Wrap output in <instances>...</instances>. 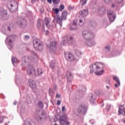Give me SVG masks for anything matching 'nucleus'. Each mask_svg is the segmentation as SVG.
<instances>
[{
  "label": "nucleus",
  "instance_id": "6e6552de",
  "mask_svg": "<svg viewBox=\"0 0 125 125\" xmlns=\"http://www.w3.org/2000/svg\"><path fill=\"white\" fill-rule=\"evenodd\" d=\"M107 17H108L109 22L113 23L116 20V16L114 13V12L111 10H107Z\"/></svg>",
  "mask_w": 125,
  "mask_h": 125
},
{
  "label": "nucleus",
  "instance_id": "cd10ccee",
  "mask_svg": "<svg viewBox=\"0 0 125 125\" xmlns=\"http://www.w3.org/2000/svg\"><path fill=\"white\" fill-rule=\"evenodd\" d=\"M90 25L93 28H96V27H97L96 22L93 21H90Z\"/></svg>",
  "mask_w": 125,
  "mask_h": 125
},
{
  "label": "nucleus",
  "instance_id": "37998d69",
  "mask_svg": "<svg viewBox=\"0 0 125 125\" xmlns=\"http://www.w3.org/2000/svg\"><path fill=\"white\" fill-rule=\"evenodd\" d=\"M31 54L32 55H33V56H35V57H36V58H38L39 57V56H38V54H37L36 53H35V52L32 51L31 52Z\"/></svg>",
  "mask_w": 125,
  "mask_h": 125
},
{
  "label": "nucleus",
  "instance_id": "864d4df0",
  "mask_svg": "<svg viewBox=\"0 0 125 125\" xmlns=\"http://www.w3.org/2000/svg\"><path fill=\"white\" fill-rule=\"evenodd\" d=\"M123 0H116V1L118 3H122Z\"/></svg>",
  "mask_w": 125,
  "mask_h": 125
},
{
  "label": "nucleus",
  "instance_id": "58836bf2",
  "mask_svg": "<svg viewBox=\"0 0 125 125\" xmlns=\"http://www.w3.org/2000/svg\"><path fill=\"white\" fill-rule=\"evenodd\" d=\"M55 92L53 91V90H52L51 89H49V94L50 96H52V94L54 93Z\"/></svg>",
  "mask_w": 125,
  "mask_h": 125
},
{
  "label": "nucleus",
  "instance_id": "20e7f679",
  "mask_svg": "<svg viewBox=\"0 0 125 125\" xmlns=\"http://www.w3.org/2000/svg\"><path fill=\"white\" fill-rule=\"evenodd\" d=\"M9 18V15L7 11L4 10L3 8H0V19L2 21H6Z\"/></svg>",
  "mask_w": 125,
  "mask_h": 125
},
{
  "label": "nucleus",
  "instance_id": "f03ea898",
  "mask_svg": "<svg viewBox=\"0 0 125 125\" xmlns=\"http://www.w3.org/2000/svg\"><path fill=\"white\" fill-rule=\"evenodd\" d=\"M17 36L16 35H9V36L6 37V39L5 40V43L6 44H8L9 46L10 47V48L9 49L11 50L12 48H13V42L15 41L17 38Z\"/></svg>",
  "mask_w": 125,
  "mask_h": 125
},
{
  "label": "nucleus",
  "instance_id": "f257e3e1",
  "mask_svg": "<svg viewBox=\"0 0 125 125\" xmlns=\"http://www.w3.org/2000/svg\"><path fill=\"white\" fill-rule=\"evenodd\" d=\"M94 66L96 67V72H95L96 76H101L103 74H104L105 70L104 69V63L100 62H96L94 63Z\"/></svg>",
  "mask_w": 125,
  "mask_h": 125
},
{
  "label": "nucleus",
  "instance_id": "393cba45",
  "mask_svg": "<svg viewBox=\"0 0 125 125\" xmlns=\"http://www.w3.org/2000/svg\"><path fill=\"white\" fill-rule=\"evenodd\" d=\"M11 60H12V63L13 66H14L15 67V66H16V64H17V62L18 61L17 58H16L14 56H12Z\"/></svg>",
  "mask_w": 125,
  "mask_h": 125
},
{
  "label": "nucleus",
  "instance_id": "0e129e2a",
  "mask_svg": "<svg viewBox=\"0 0 125 125\" xmlns=\"http://www.w3.org/2000/svg\"><path fill=\"white\" fill-rule=\"evenodd\" d=\"M8 30L10 32L11 31V27L10 26H8Z\"/></svg>",
  "mask_w": 125,
  "mask_h": 125
},
{
  "label": "nucleus",
  "instance_id": "72a5a7b5",
  "mask_svg": "<svg viewBox=\"0 0 125 125\" xmlns=\"http://www.w3.org/2000/svg\"><path fill=\"white\" fill-rule=\"evenodd\" d=\"M104 49H105L106 51H108V52H110L111 50V47L109 45L105 46L104 47Z\"/></svg>",
  "mask_w": 125,
  "mask_h": 125
},
{
  "label": "nucleus",
  "instance_id": "39448f33",
  "mask_svg": "<svg viewBox=\"0 0 125 125\" xmlns=\"http://www.w3.org/2000/svg\"><path fill=\"white\" fill-rule=\"evenodd\" d=\"M83 37L84 40H93L94 38V34L89 30H84L83 32Z\"/></svg>",
  "mask_w": 125,
  "mask_h": 125
},
{
  "label": "nucleus",
  "instance_id": "4d7b16f0",
  "mask_svg": "<svg viewBox=\"0 0 125 125\" xmlns=\"http://www.w3.org/2000/svg\"><path fill=\"white\" fill-rule=\"evenodd\" d=\"M70 30H71V31H74V30H76V28H73V26H70Z\"/></svg>",
  "mask_w": 125,
  "mask_h": 125
},
{
  "label": "nucleus",
  "instance_id": "6e6d98bb",
  "mask_svg": "<svg viewBox=\"0 0 125 125\" xmlns=\"http://www.w3.org/2000/svg\"><path fill=\"white\" fill-rule=\"evenodd\" d=\"M61 104V101H60V100H58L57 101V105H58L59 106Z\"/></svg>",
  "mask_w": 125,
  "mask_h": 125
},
{
  "label": "nucleus",
  "instance_id": "bf43d9fd",
  "mask_svg": "<svg viewBox=\"0 0 125 125\" xmlns=\"http://www.w3.org/2000/svg\"><path fill=\"white\" fill-rule=\"evenodd\" d=\"M65 106H62V112H64L65 111Z\"/></svg>",
  "mask_w": 125,
  "mask_h": 125
},
{
  "label": "nucleus",
  "instance_id": "5701e85b",
  "mask_svg": "<svg viewBox=\"0 0 125 125\" xmlns=\"http://www.w3.org/2000/svg\"><path fill=\"white\" fill-rule=\"evenodd\" d=\"M110 54L113 57L118 56L121 54V52L118 50H114L111 51Z\"/></svg>",
  "mask_w": 125,
  "mask_h": 125
},
{
  "label": "nucleus",
  "instance_id": "9d476101",
  "mask_svg": "<svg viewBox=\"0 0 125 125\" xmlns=\"http://www.w3.org/2000/svg\"><path fill=\"white\" fill-rule=\"evenodd\" d=\"M18 24L21 28L24 29L27 27L28 25V22H27V20L25 18L21 19L19 21H18Z\"/></svg>",
  "mask_w": 125,
  "mask_h": 125
},
{
  "label": "nucleus",
  "instance_id": "603ef678",
  "mask_svg": "<svg viewBox=\"0 0 125 125\" xmlns=\"http://www.w3.org/2000/svg\"><path fill=\"white\" fill-rule=\"evenodd\" d=\"M106 83H107V84H110V83H111L110 82V80L108 78L106 80Z\"/></svg>",
  "mask_w": 125,
  "mask_h": 125
},
{
  "label": "nucleus",
  "instance_id": "2f4dec72",
  "mask_svg": "<svg viewBox=\"0 0 125 125\" xmlns=\"http://www.w3.org/2000/svg\"><path fill=\"white\" fill-rule=\"evenodd\" d=\"M38 105H39V107L42 108H43L44 105L43 104V103L42 101H40L38 103Z\"/></svg>",
  "mask_w": 125,
  "mask_h": 125
},
{
  "label": "nucleus",
  "instance_id": "c85d7f7f",
  "mask_svg": "<svg viewBox=\"0 0 125 125\" xmlns=\"http://www.w3.org/2000/svg\"><path fill=\"white\" fill-rule=\"evenodd\" d=\"M25 125H33V122L30 121V119H26L24 121Z\"/></svg>",
  "mask_w": 125,
  "mask_h": 125
},
{
  "label": "nucleus",
  "instance_id": "49530a36",
  "mask_svg": "<svg viewBox=\"0 0 125 125\" xmlns=\"http://www.w3.org/2000/svg\"><path fill=\"white\" fill-rule=\"evenodd\" d=\"M34 42H35V44H34L35 43L34 42H33V46H34V48H37V47H36L35 45L37 46L39 42H38L37 41H35Z\"/></svg>",
  "mask_w": 125,
  "mask_h": 125
},
{
  "label": "nucleus",
  "instance_id": "69168bd1",
  "mask_svg": "<svg viewBox=\"0 0 125 125\" xmlns=\"http://www.w3.org/2000/svg\"><path fill=\"white\" fill-rule=\"evenodd\" d=\"M77 22H76L75 21H74V22H73V26H74V25H75V26H77Z\"/></svg>",
  "mask_w": 125,
  "mask_h": 125
},
{
  "label": "nucleus",
  "instance_id": "ddd939ff",
  "mask_svg": "<svg viewBox=\"0 0 125 125\" xmlns=\"http://www.w3.org/2000/svg\"><path fill=\"white\" fill-rule=\"evenodd\" d=\"M87 99L90 100L91 104H95L96 102V97L93 94L90 93L87 97Z\"/></svg>",
  "mask_w": 125,
  "mask_h": 125
},
{
  "label": "nucleus",
  "instance_id": "473e14b6",
  "mask_svg": "<svg viewBox=\"0 0 125 125\" xmlns=\"http://www.w3.org/2000/svg\"><path fill=\"white\" fill-rule=\"evenodd\" d=\"M44 21L46 24V27L48 26V24H49V20L48 19V18L46 17L44 18Z\"/></svg>",
  "mask_w": 125,
  "mask_h": 125
},
{
  "label": "nucleus",
  "instance_id": "7ed1b4c3",
  "mask_svg": "<svg viewBox=\"0 0 125 125\" xmlns=\"http://www.w3.org/2000/svg\"><path fill=\"white\" fill-rule=\"evenodd\" d=\"M51 53L56 54L57 51V42L56 41H52L50 42V44L47 45Z\"/></svg>",
  "mask_w": 125,
  "mask_h": 125
},
{
  "label": "nucleus",
  "instance_id": "338daca9",
  "mask_svg": "<svg viewBox=\"0 0 125 125\" xmlns=\"http://www.w3.org/2000/svg\"><path fill=\"white\" fill-rule=\"evenodd\" d=\"M73 37H70V38H69L70 41H73Z\"/></svg>",
  "mask_w": 125,
  "mask_h": 125
},
{
  "label": "nucleus",
  "instance_id": "2eb2a0df",
  "mask_svg": "<svg viewBox=\"0 0 125 125\" xmlns=\"http://www.w3.org/2000/svg\"><path fill=\"white\" fill-rule=\"evenodd\" d=\"M79 14L82 16V17H85L88 15V9L85 8L83 10H81L79 11Z\"/></svg>",
  "mask_w": 125,
  "mask_h": 125
},
{
  "label": "nucleus",
  "instance_id": "5fc2aeb1",
  "mask_svg": "<svg viewBox=\"0 0 125 125\" xmlns=\"http://www.w3.org/2000/svg\"><path fill=\"white\" fill-rule=\"evenodd\" d=\"M101 105V107H104V103H103V100L101 103L100 104Z\"/></svg>",
  "mask_w": 125,
  "mask_h": 125
},
{
  "label": "nucleus",
  "instance_id": "6ab92c4d",
  "mask_svg": "<svg viewBox=\"0 0 125 125\" xmlns=\"http://www.w3.org/2000/svg\"><path fill=\"white\" fill-rule=\"evenodd\" d=\"M67 83H72V79L74 78V76L71 72H68L66 73Z\"/></svg>",
  "mask_w": 125,
  "mask_h": 125
},
{
  "label": "nucleus",
  "instance_id": "c756f323",
  "mask_svg": "<svg viewBox=\"0 0 125 125\" xmlns=\"http://www.w3.org/2000/svg\"><path fill=\"white\" fill-rule=\"evenodd\" d=\"M82 89L78 90L79 92H81L82 94H84L85 91H86V88L84 86H82Z\"/></svg>",
  "mask_w": 125,
  "mask_h": 125
},
{
  "label": "nucleus",
  "instance_id": "f8f14e48",
  "mask_svg": "<svg viewBox=\"0 0 125 125\" xmlns=\"http://www.w3.org/2000/svg\"><path fill=\"white\" fill-rule=\"evenodd\" d=\"M29 86L33 89V91H37L38 88L37 87V83L34 80H29Z\"/></svg>",
  "mask_w": 125,
  "mask_h": 125
},
{
  "label": "nucleus",
  "instance_id": "7c9ffc66",
  "mask_svg": "<svg viewBox=\"0 0 125 125\" xmlns=\"http://www.w3.org/2000/svg\"><path fill=\"white\" fill-rule=\"evenodd\" d=\"M90 68V74H93L94 73V69L93 68V64H90L89 65Z\"/></svg>",
  "mask_w": 125,
  "mask_h": 125
},
{
  "label": "nucleus",
  "instance_id": "dca6fc26",
  "mask_svg": "<svg viewBox=\"0 0 125 125\" xmlns=\"http://www.w3.org/2000/svg\"><path fill=\"white\" fill-rule=\"evenodd\" d=\"M124 106V105H119L118 115H123V116H125V108Z\"/></svg>",
  "mask_w": 125,
  "mask_h": 125
},
{
  "label": "nucleus",
  "instance_id": "bb28decb",
  "mask_svg": "<svg viewBox=\"0 0 125 125\" xmlns=\"http://www.w3.org/2000/svg\"><path fill=\"white\" fill-rule=\"evenodd\" d=\"M96 43H95V42L93 41H88L86 43V45H88V46H94V45L96 44Z\"/></svg>",
  "mask_w": 125,
  "mask_h": 125
},
{
  "label": "nucleus",
  "instance_id": "a18cd8bd",
  "mask_svg": "<svg viewBox=\"0 0 125 125\" xmlns=\"http://www.w3.org/2000/svg\"><path fill=\"white\" fill-rule=\"evenodd\" d=\"M60 8H61V11H62L63 10H64V8H65V6L63 4L61 5L60 6Z\"/></svg>",
  "mask_w": 125,
  "mask_h": 125
},
{
  "label": "nucleus",
  "instance_id": "4468645a",
  "mask_svg": "<svg viewBox=\"0 0 125 125\" xmlns=\"http://www.w3.org/2000/svg\"><path fill=\"white\" fill-rule=\"evenodd\" d=\"M98 13L101 16L104 15L106 13V8L104 7H100L98 8Z\"/></svg>",
  "mask_w": 125,
  "mask_h": 125
},
{
  "label": "nucleus",
  "instance_id": "e433bc0d",
  "mask_svg": "<svg viewBox=\"0 0 125 125\" xmlns=\"http://www.w3.org/2000/svg\"><path fill=\"white\" fill-rule=\"evenodd\" d=\"M37 72L38 73V75H42V74H43V71H42V69H38L37 70Z\"/></svg>",
  "mask_w": 125,
  "mask_h": 125
},
{
  "label": "nucleus",
  "instance_id": "3c124183",
  "mask_svg": "<svg viewBox=\"0 0 125 125\" xmlns=\"http://www.w3.org/2000/svg\"><path fill=\"white\" fill-rule=\"evenodd\" d=\"M36 46H37L36 48H38L39 49H40V48L41 47V46H42V43H39V44L36 45Z\"/></svg>",
  "mask_w": 125,
  "mask_h": 125
},
{
  "label": "nucleus",
  "instance_id": "de8ad7c7",
  "mask_svg": "<svg viewBox=\"0 0 125 125\" xmlns=\"http://www.w3.org/2000/svg\"><path fill=\"white\" fill-rule=\"evenodd\" d=\"M24 40L25 41H28V40H30V36L29 35L25 36Z\"/></svg>",
  "mask_w": 125,
  "mask_h": 125
},
{
  "label": "nucleus",
  "instance_id": "8fccbe9b",
  "mask_svg": "<svg viewBox=\"0 0 125 125\" xmlns=\"http://www.w3.org/2000/svg\"><path fill=\"white\" fill-rule=\"evenodd\" d=\"M1 119V120L0 121V124H2L3 123V121H4V117L2 116L0 117V120Z\"/></svg>",
  "mask_w": 125,
  "mask_h": 125
},
{
  "label": "nucleus",
  "instance_id": "b1692460",
  "mask_svg": "<svg viewBox=\"0 0 125 125\" xmlns=\"http://www.w3.org/2000/svg\"><path fill=\"white\" fill-rule=\"evenodd\" d=\"M67 15L68 12H67V11H64L62 14V20H66Z\"/></svg>",
  "mask_w": 125,
  "mask_h": 125
},
{
  "label": "nucleus",
  "instance_id": "a19ab883",
  "mask_svg": "<svg viewBox=\"0 0 125 125\" xmlns=\"http://www.w3.org/2000/svg\"><path fill=\"white\" fill-rule=\"evenodd\" d=\"M106 109L107 112H109V111H110V109H111V104H107L106 105Z\"/></svg>",
  "mask_w": 125,
  "mask_h": 125
},
{
  "label": "nucleus",
  "instance_id": "4c0bfd02",
  "mask_svg": "<svg viewBox=\"0 0 125 125\" xmlns=\"http://www.w3.org/2000/svg\"><path fill=\"white\" fill-rule=\"evenodd\" d=\"M81 2H82V5H85L87 2V0H80Z\"/></svg>",
  "mask_w": 125,
  "mask_h": 125
},
{
  "label": "nucleus",
  "instance_id": "a211bd4d",
  "mask_svg": "<svg viewBox=\"0 0 125 125\" xmlns=\"http://www.w3.org/2000/svg\"><path fill=\"white\" fill-rule=\"evenodd\" d=\"M27 73L28 75H29V76H31L33 73H34V74H36V69L35 68H34V66H29V68L27 69Z\"/></svg>",
  "mask_w": 125,
  "mask_h": 125
},
{
  "label": "nucleus",
  "instance_id": "0eeeda50",
  "mask_svg": "<svg viewBox=\"0 0 125 125\" xmlns=\"http://www.w3.org/2000/svg\"><path fill=\"white\" fill-rule=\"evenodd\" d=\"M77 111L79 114H81V115H85L86 114V112H87V107L85 104H82L79 105Z\"/></svg>",
  "mask_w": 125,
  "mask_h": 125
},
{
  "label": "nucleus",
  "instance_id": "79ce46f5",
  "mask_svg": "<svg viewBox=\"0 0 125 125\" xmlns=\"http://www.w3.org/2000/svg\"><path fill=\"white\" fill-rule=\"evenodd\" d=\"M50 67L53 70H54V69H55V66H54V64H53V63H52V62L50 63Z\"/></svg>",
  "mask_w": 125,
  "mask_h": 125
},
{
  "label": "nucleus",
  "instance_id": "09e8293b",
  "mask_svg": "<svg viewBox=\"0 0 125 125\" xmlns=\"http://www.w3.org/2000/svg\"><path fill=\"white\" fill-rule=\"evenodd\" d=\"M74 8H75V7H72L71 5H69L68 7V9L69 10V11H71V10H73Z\"/></svg>",
  "mask_w": 125,
  "mask_h": 125
},
{
  "label": "nucleus",
  "instance_id": "412c9836",
  "mask_svg": "<svg viewBox=\"0 0 125 125\" xmlns=\"http://www.w3.org/2000/svg\"><path fill=\"white\" fill-rule=\"evenodd\" d=\"M15 5H17V7L15 8V10H14V12H16L17 10H18V5L19 4L15 1H11L10 2V5L11 7H13V6H15Z\"/></svg>",
  "mask_w": 125,
  "mask_h": 125
},
{
  "label": "nucleus",
  "instance_id": "1a4fd4ad",
  "mask_svg": "<svg viewBox=\"0 0 125 125\" xmlns=\"http://www.w3.org/2000/svg\"><path fill=\"white\" fill-rule=\"evenodd\" d=\"M64 57L68 60V61H70V62H74V61H79V59H76L75 57L73 56V54L71 53H69L67 58V55H66V53H64Z\"/></svg>",
  "mask_w": 125,
  "mask_h": 125
},
{
  "label": "nucleus",
  "instance_id": "aec40b11",
  "mask_svg": "<svg viewBox=\"0 0 125 125\" xmlns=\"http://www.w3.org/2000/svg\"><path fill=\"white\" fill-rule=\"evenodd\" d=\"M43 116H44V111H42L41 114H40L37 117L38 124H41L42 123V118H43Z\"/></svg>",
  "mask_w": 125,
  "mask_h": 125
},
{
  "label": "nucleus",
  "instance_id": "f3484780",
  "mask_svg": "<svg viewBox=\"0 0 125 125\" xmlns=\"http://www.w3.org/2000/svg\"><path fill=\"white\" fill-rule=\"evenodd\" d=\"M56 19H57V23L59 24L61 27H62V21H63V19H61V18H60V16H59V15H58L54 17V20L53 21V22H54V20H56Z\"/></svg>",
  "mask_w": 125,
  "mask_h": 125
},
{
  "label": "nucleus",
  "instance_id": "a878e982",
  "mask_svg": "<svg viewBox=\"0 0 125 125\" xmlns=\"http://www.w3.org/2000/svg\"><path fill=\"white\" fill-rule=\"evenodd\" d=\"M75 54L77 57H79V58H82V51L78 50V49H75Z\"/></svg>",
  "mask_w": 125,
  "mask_h": 125
},
{
  "label": "nucleus",
  "instance_id": "ea45409f",
  "mask_svg": "<svg viewBox=\"0 0 125 125\" xmlns=\"http://www.w3.org/2000/svg\"><path fill=\"white\" fill-rule=\"evenodd\" d=\"M105 3L107 4H110L112 2V0H103Z\"/></svg>",
  "mask_w": 125,
  "mask_h": 125
},
{
  "label": "nucleus",
  "instance_id": "c9c22d12",
  "mask_svg": "<svg viewBox=\"0 0 125 125\" xmlns=\"http://www.w3.org/2000/svg\"><path fill=\"white\" fill-rule=\"evenodd\" d=\"M52 11H54L56 14H58L59 13V9L58 8H54L52 9Z\"/></svg>",
  "mask_w": 125,
  "mask_h": 125
},
{
  "label": "nucleus",
  "instance_id": "9b49d317",
  "mask_svg": "<svg viewBox=\"0 0 125 125\" xmlns=\"http://www.w3.org/2000/svg\"><path fill=\"white\" fill-rule=\"evenodd\" d=\"M36 26L38 30H41V29H42V30H43V31L45 32L44 24L43 23L42 24V19L41 18L38 19Z\"/></svg>",
  "mask_w": 125,
  "mask_h": 125
},
{
  "label": "nucleus",
  "instance_id": "052dcab7",
  "mask_svg": "<svg viewBox=\"0 0 125 125\" xmlns=\"http://www.w3.org/2000/svg\"><path fill=\"white\" fill-rule=\"evenodd\" d=\"M56 97L57 98H60V95H59V94H58V93H57V95H56Z\"/></svg>",
  "mask_w": 125,
  "mask_h": 125
},
{
  "label": "nucleus",
  "instance_id": "c03bdc74",
  "mask_svg": "<svg viewBox=\"0 0 125 125\" xmlns=\"http://www.w3.org/2000/svg\"><path fill=\"white\" fill-rule=\"evenodd\" d=\"M53 88L54 90H56V89L57 88V85H56V83H53Z\"/></svg>",
  "mask_w": 125,
  "mask_h": 125
},
{
  "label": "nucleus",
  "instance_id": "13d9d810",
  "mask_svg": "<svg viewBox=\"0 0 125 125\" xmlns=\"http://www.w3.org/2000/svg\"><path fill=\"white\" fill-rule=\"evenodd\" d=\"M47 1L48 3H50V4H51V3H52V0H47Z\"/></svg>",
  "mask_w": 125,
  "mask_h": 125
},
{
  "label": "nucleus",
  "instance_id": "f704fd0d",
  "mask_svg": "<svg viewBox=\"0 0 125 125\" xmlns=\"http://www.w3.org/2000/svg\"><path fill=\"white\" fill-rule=\"evenodd\" d=\"M53 4H59L60 3L61 0H52Z\"/></svg>",
  "mask_w": 125,
  "mask_h": 125
},
{
  "label": "nucleus",
  "instance_id": "e2e57ef3",
  "mask_svg": "<svg viewBox=\"0 0 125 125\" xmlns=\"http://www.w3.org/2000/svg\"><path fill=\"white\" fill-rule=\"evenodd\" d=\"M13 105H17V101H15V102L13 103Z\"/></svg>",
  "mask_w": 125,
  "mask_h": 125
},
{
  "label": "nucleus",
  "instance_id": "680f3d73",
  "mask_svg": "<svg viewBox=\"0 0 125 125\" xmlns=\"http://www.w3.org/2000/svg\"><path fill=\"white\" fill-rule=\"evenodd\" d=\"M46 35L47 36V35H49V31L46 30Z\"/></svg>",
  "mask_w": 125,
  "mask_h": 125
},
{
  "label": "nucleus",
  "instance_id": "774afa93",
  "mask_svg": "<svg viewBox=\"0 0 125 125\" xmlns=\"http://www.w3.org/2000/svg\"><path fill=\"white\" fill-rule=\"evenodd\" d=\"M40 12H41V13H43V10H42V9H41V10H40Z\"/></svg>",
  "mask_w": 125,
  "mask_h": 125
},
{
  "label": "nucleus",
  "instance_id": "423d86ee",
  "mask_svg": "<svg viewBox=\"0 0 125 125\" xmlns=\"http://www.w3.org/2000/svg\"><path fill=\"white\" fill-rule=\"evenodd\" d=\"M59 122L61 125H70L71 123L68 121V117L66 115L61 116L59 118Z\"/></svg>",
  "mask_w": 125,
  "mask_h": 125
},
{
  "label": "nucleus",
  "instance_id": "4be33fe9",
  "mask_svg": "<svg viewBox=\"0 0 125 125\" xmlns=\"http://www.w3.org/2000/svg\"><path fill=\"white\" fill-rule=\"evenodd\" d=\"M114 81H115L117 83L114 84L115 87H119L120 85H121V82H120V79L119 78H117L116 76H114L113 78Z\"/></svg>",
  "mask_w": 125,
  "mask_h": 125
}]
</instances>
